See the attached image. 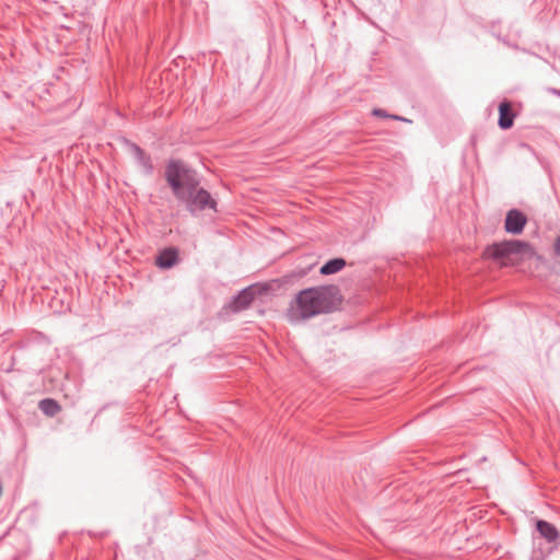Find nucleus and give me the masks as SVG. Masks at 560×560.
I'll return each mask as SVG.
<instances>
[{
	"label": "nucleus",
	"mask_w": 560,
	"mask_h": 560,
	"mask_svg": "<svg viewBox=\"0 0 560 560\" xmlns=\"http://www.w3.org/2000/svg\"><path fill=\"white\" fill-rule=\"evenodd\" d=\"M165 178L177 200L183 202L190 213L207 208L215 209L217 202L211 195L199 187L197 174L180 161H171L165 168Z\"/></svg>",
	"instance_id": "1"
},
{
	"label": "nucleus",
	"mask_w": 560,
	"mask_h": 560,
	"mask_svg": "<svg viewBox=\"0 0 560 560\" xmlns=\"http://www.w3.org/2000/svg\"><path fill=\"white\" fill-rule=\"evenodd\" d=\"M339 301V290L335 285L308 288L295 296L287 316L290 322L308 319L318 314L332 312Z\"/></svg>",
	"instance_id": "2"
},
{
	"label": "nucleus",
	"mask_w": 560,
	"mask_h": 560,
	"mask_svg": "<svg viewBox=\"0 0 560 560\" xmlns=\"http://www.w3.org/2000/svg\"><path fill=\"white\" fill-rule=\"evenodd\" d=\"M529 247L521 241H509L493 245L488 249V254L500 260L504 266L515 265L527 252Z\"/></svg>",
	"instance_id": "3"
},
{
	"label": "nucleus",
	"mask_w": 560,
	"mask_h": 560,
	"mask_svg": "<svg viewBox=\"0 0 560 560\" xmlns=\"http://www.w3.org/2000/svg\"><path fill=\"white\" fill-rule=\"evenodd\" d=\"M526 217L518 210H510L505 218V230L512 234L522 233L525 224Z\"/></svg>",
	"instance_id": "4"
},
{
	"label": "nucleus",
	"mask_w": 560,
	"mask_h": 560,
	"mask_svg": "<svg viewBox=\"0 0 560 560\" xmlns=\"http://www.w3.org/2000/svg\"><path fill=\"white\" fill-rule=\"evenodd\" d=\"M255 290L249 287L241 291L237 296L234 298L231 303V307L234 312L242 311L246 308L254 300Z\"/></svg>",
	"instance_id": "5"
},
{
	"label": "nucleus",
	"mask_w": 560,
	"mask_h": 560,
	"mask_svg": "<svg viewBox=\"0 0 560 560\" xmlns=\"http://www.w3.org/2000/svg\"><path fill=\"white\" fill-rule=\"evenodd\" d=\"M539 534L548 541L553 542L559 538L557 528L547 521H538L536 524Z\"/></svg>",
	"instance_id": "6"
},
{
	"label": "nucleus",
	"mask_w": 560,
	"mask_h": 560,
	"mask_svg": "<svg viewBox=\"0 0 560 560\" xmlns=\"http://www.w3.org/2000/svg\"><path fill=\"white\" fill-rule=\"evenodd\" d=\"M177 261V252L174 248L164 249L156 258V265L160 268L167 269Z\"/></svg>",
	"instance_id": "7"
},
{
	"label": "nucleus",
	"mask_w": 560,
	"mask_h": 560,
	"mask_svg": "<svg viewBox=\"0 0 560 560\" xmlns=\"http://www.w3.org/2000/svg\"><path fill=\"white\" fill-rule=\"evenodd\" d=\"M500 117H499V126L502 129H509L513 125V114L511 106L508 102H503L499 106Z\"/></svg>",
	"instance_id": "8"
},
{
	"label": "nucleus",
	"mask_w": 560,
	"mask_h": 560,
	"mask_svg": "<svg viewBox=\"0 0 560 560\" xmlns=\"http://www.w3.org/2000/svg\"><path fill=\"white\" fill-rule=\"evenodd\" d=\"M346 266V261L342 258H334L328 260L320 268L322 275H332L340 271Z\"/></svg>",
	"instance_id": "9"
},
{
	"label": "nucleus",
	"mask_w": 560,
	"mask_h": 560,
	"mask_svg": "<svg viewBox=\"0 0 560 560\" xmlns=\"http://www.w3.org/2000/svg\"><path fill=\"white\" fill-rule=\"evenodd\" d=\"M132 152H133L136 159L138 160V162L140 163V165L144 168V171L147 173H151L153 170V166L151 164L150 156H148L144 153V151L138 145H132Z\"/></svg>",
	"instance_id": "10"
},
{
	"label": "nucleus",
	"mask_w": 560,
	"mask_h": 560,
	"mask_svg": "<svg viewBox=\"0 0 560 560\" xmlns=\"http://www.w3.org/2000/svg\"><path fill=\"white\" fill-rule=\"evenodd\" d=\"M39 409L49 417L56 416L60 411L58 402L50 398H45L39 402Z\"/></svg>",
	"instance_id": "11"
},
{
	"label": "nucleus",
	"mask_w": 560,
	"mask_h": 560,
	"mask_svg": "<svg viewBox=\"0 0 560 560\" xmlns=\"http://www.w3.org/2000/svg\"><path fill=\"white\" fill-rule=\"evenodd\" d=\"M373 115L377 116V117H384V118H389V116H390V115L386 114L385 110L380 109V108L374 109Z\"/></svg>",
	"instance_id": "12"
},
{
	"label": "nucleus",
	"mask_w": 560,
	"mask_h": 560,
	"mask_svg": "<svg viewBox=\"0 0 560 560\" xmlns=\"http://www.w3.org/2000/svg\"><path fill=\"white\" fill-rule=\"evenodd\" d=\"M555 252L557 255L560 256V235L557 237V240L555 242Z\"/></svg>",
	"instance_id": "13"
},
{
	"label": "nucleus",
	"mask_w": 560,
	"mask_h": 560,
	"mask_svg": "<svg viewBox=\"0 0 560 560\" xmlns=\"http://www.w3.org/2000/svg\"><path fill=\"white\" fill-rule=\"evenodd\" d=\"M389 118L395 119V120L408 121L406 118L400 117L398 115H390Z\"/></svg>",
	"instance_id": "14"
},
{
	"label": "nucleus",
	"mask_w": 560,
	"mask_h": 560,
	"mask_svg": "<svg viewBox=\"0 0 560 560\" xmlns=\"http://www.w3.org/2000/svg\"><path fill=\"white\" fill-rule=\"evenodd\" d=\"M552 92H553L555 94H559V95H560V92H559V91H557V90H552Z\"/></svg>",
	"instance_id": "15"
}]
</instances>
